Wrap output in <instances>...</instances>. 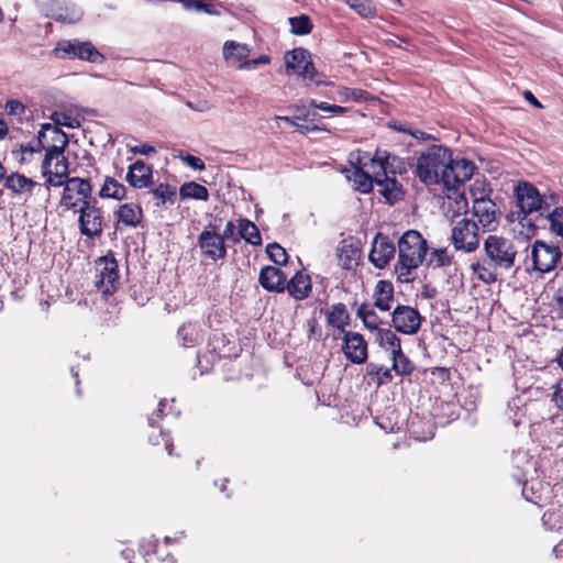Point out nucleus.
I'll use <instances>...</instances> for the list:
<instances>
[{
	"label": "nucleus",
	"mask_w": 563,
	"mask_h": 563,
	"mask_svg": "<svg viewBox=\"0 0 563 563\" xmlns=\"http://www.w3.org/2000/svg\"><path fill=\"white\" fill-rule=\"evenodd\" d=\"M398 260L395 263L397 282L401 284L413 283L417 277V269L424 262L428 254V243L417 230H407L399 238Z\"/></svg>",
	"instance_id": "obj_2"
},
{
	"label": "nucleus",
	"mask_w": 563,
	"mask_h": 563,
	"mask_svg": "<svg viewBox=\"0 0 563 563\" xmlns=\"http://www.w3.org/2000/svg\"><path fill=\"white\" fill-rule=\"evenodd\" d=\"M523 97L525 99L530 102L533 107L538 108V109H541L543 108V106L541 104V102L534 97V95L530 91V90H526L523 92Z\"/></svg>",
	"instance_id": "obj_62"
},
{
	"label": "nucleus",
	"mask_w": 563,
	"mask_h": 563,
	"mask_svg": "<svg viewBox=\"0 0 563 563\" xmlns=\"http://www.w3.org/2000/svg\"><path fill=\"white\" fill-rule=\"evenodd\" d=\"M399 159L386 150L377 148L374 154L369 152L356 151L350 154L349 162L351 164L363 165L375 183L388 175H397L395 163Z\"/></svg>",
	"instance_id": "obj_4"
},
{
	"label": "nucleus",
	"mask_w": 563,
	"mask_h": 563,
	"mask_svg": "<svg viewBox=\"0 0 563 563\" xmlns=\"http://www.w3.org/2000/svg\"><path fill=\"white\" fill-rule=\"evenodd\" d=\"M181 161L195 170H203L206 168L203 161L195 155L187 154L181 156Z\"/></svg>",
	"instance_id": "obj_56"
},
{
	"label": "nucleus",
	"mask_w": 563,
	"mask_h": 563,
	"mask_svg": "<svg viewBox=\"0 0 563 563\" xmlns=\"http://www.w3.org/2000/svg\"><path fill=\"white\" fill-rule=\"evenodd\" d=\"M402 43L408 44L409 41L404 37L395 36L394 38H387L385 41L386 46L388 47H402Z\"/></svg>",
	"instance_id": "obj_61"
},
{
	"label": "nucleus",
	"mask_w": 563,
	"mask_h": 563,
	"mask_svg": "<svg viewBox=\"0 0 563 563\" xmlns=\"http://www.w3.org/2000/svg\"><path fill=\"white\" fill-rule=\"evenodd\" d=\"M376 336L379 345L391 349V353L401 349L400 339L390 329H378Z\"/></svg>",
	"instance_id": "obj_43"
},
{
	"label": "nucleus",
	"mask_w": 563,
	"mask_h": 563,
	"mask_svg": "<svg viewBox=\"0 0 563 563\" xmlns=\"http://www.w3.org/2000/svg\"><path fill=\"white\" fill-rule=\"evenodd\" d=\"M155 201V207L161 208L166 203L174 205L177 199L176 187L169 184L161 183L151 190Z\"/></svg>",
	"instance_id": "obj_34"
},
{
	"label": "nucleus",
	"mask_w": 563,
	"mask_h": 563,
	"mask_svg": "<svg viewBox=\"0 0 563 563\" xmlns=\"http://www.w3.org/2000/svg\"><path fill=\"white\" fill-rule=\"evenodd\" d=\"M42 150L43 147L38 143L37 146L32 143H27L16 145L11 153L20 164H23L25 162H30V158L26 155L32 156L34 153H40Z\"/></svg>",
	"instance_id": "obj_45"
},
{
	"label": "nucleus",
	"mask_w": 563,
	"mask_h": 563,
	"mask_svg": "<svg viewBox=\"0 0 563 563\" xmlns=\"http://www.w3.org/2000/svg\"><path fill=\"white\" fill-rule=\"evenodd\" d=\"M129 151L133 154L150 155L156 152L155 147L151 144L143 143L140 145L131 146Z\"/></svg>",
	"instance_id": "obj_59"
},
{
	"label": "nucleus",
	"mask_w": 563,
	"mask_h": 563,
	"mask_svg": "<svg viewBox=\"0 0 563 563\" xmlns=\"http://www.w3.org/2000/svg\"><path fill=\"white\" fill-rule=\"evenodd\" d=\"M62 187L63 192L59 203L64 210H71L77 213L78 209H82L91 202H97V199L92 196L93 187L89 177H71Z\"/></svg>",
	"instance_id": "obj_6"
},
{
	"label": "nucleus",
	"mask_w": 563,
	"mask_h": 563,
	"mask_svg": "<svg viewBox=\"0 0 563 563\" xmlns=\"http://www.w3.org/2000/svg\"><path fill=\"white\" fill-rule=\"evenodd\" d=\"M472 214L477 219L476 223L484 232L496 230L499 223V211L496 203L483 192L479 196L473 192Z\"/></svg>",
	"instance_id": "obj_10"
},
{
	"label": "nucleus",
	"mask_w": 563,
	"mask_h": 563,
	"mask_svg": "<svg viewBox=\"0 0 563 563\" xmlns=\"http://www.w3.org/2000/svg\"><path fill=\"white\" fill-rule=\"evenodd\" d=\"M63 51L67 54H74L80 59L88 60L91 63H96L99 58L102 57V55L90 42H67Z\"/></svg>",
	"instance_id": "obj_30"
},
{
	"label": "nucleus",
	"mask_w": 563,
	"mask_h": 563,
	"mask_svg": "<svg viewBox=\"0 0 563 563\" xmlns=\"http://www.w3.org/2000/svg\"><path fill=\"white\" fill-rule=\"evenodd\" d=\"M220 236H223L224 243L225 240L232 241L234 243H238L240 241V238H238V232H235V224L233 223V221L227 222L223 233L220 234Z\"/></svg>",
	"instance_id": "obj_58"
},
{
	"label": "nucleus",
	"mask_w": 563,
	"mask_h": 563,
	"mask_svg": "<svg viewBox=\"0 0 563 563\" xmlns=\"http://www.w3.org/2000/svg\"><path fill=\"white\" fill-rule=\"evenodd\" d=\"M52 119L56 126L63 125L69 129H76L80 125V122L76 118H73L66 113L55 112L53 113Z\"/></svg>",
	"instance_id": "obj_52"
},
{
	"label": "nucleus",
	"mask_w": 563,
	"mask_h": 563,
	"mask_svg": "<svg viewBox=\"0 0 563 563\" xmlns=\"http://www.w3.org/2000/svg\"><path fill=\"white\" fill-rule=\"evenodd\" d=\"M38 144L53 153L62 156L68 145L67 134L56 125L46 123L37 134Z\"/></svg>",
	"instance_id": "obj_18"
},
{
	"label": "nucleus",
	"mask_w": 563,
	"mask_h": 563,
	"mask_svg": "<svg viewBox=\"0 0 563 563\" xmlns=\"http://www.w3.org/2000/svg\"><path fill=\"white\" fill-rule=\"evenodd\" d=\"M550 230L563 239V207L554 208L549 214Z\"/></svg>",
	"instance_id": "obj_47"
},
{
	"label": "nucleus",
	"mask_w": 563,
	"mask_h": 563,
	"mask_svg": "<svg viewBox=\"0 0 563 563\" xmlns=\"http://www.w3.org/2000/svg\"><path fill=\"white\" fill-rule=\"evenodd\" d=\"M550 401L559 412L563 413V377L558 378L551 386Z\"/></svg>",
	"instance_id": "obj_48"
},
{
	"label": "nucleus",
	"mask_w": 563,
	"mask_h": 563,
	"mask_svg": "<svg viewBox=\"0 0 563 563\" xmlns=\"http://www.w3.org/2000/svg\"><path fill=\"white\" fill-rule=\"evenodd\" d=\"M422 321L423 317L420 312L410 306L398 305L391 314V324L395 330L407 335L416 334Z\"/></svg>",
	"instance_id": "obj_13"
},
{
	"label": "nucleus",
	"mask_w": 563,
	"mask_h": 563,
	"mask_svg": "<svg viewBox=\"0 0 563 563\" xmlns=\"http://www.w3.org/2000/svg\"><path fill=\"white\" fill-rule=\"evenodd\" d=\"M179 3L183 4L185 9H196L197 11H202L209 15H219V11L214 8L212 3H206L200 0H178Z\"/></svg>",
	"instance_id": "obj_50"
},
{
	"label": "nucleus",
	"mask_w": 563,
	"mask_h": 563,
	"mask_svg": "<svg viewBox=\"0 0 563 563\" xmlns=\"http://www.w3.org/2000/svg\"><path fill=\"white\" fill-rule=\"evenodd\" d=\"M165 406V401L161 400L158 404V408L153 412L152 417L150 418V423L152 427H154L156 419L162 418L163 407Z\"/></svg>",
	"instance_id": "obj_63"
},
{
	"label": "nucleus",
	"mask_w": 563,
	"mask_h": 563,
	"mask_svg": "<svg viewBox=\"0 0 563 563\" xmlns=\"http://www.w3.org/2000/svg\"><path fill=\"white\" fill-rule=\"evenodd\" d=\"M290 31L296 35H307L311 33L313 24L307 14L289 18Z\"/></svg>",
	"instance_id": "obj_44"
},
{
	"label": "nucleus",
	"mask_w": 563,
	"mask_h": 563,
	"mask_svg": "<svg viewBox=\"0 0 563 563\" xmlns=\"http://www.w3.org/2000/svg\"><path fill=\"white\" fill-rule=\"evenodd\" d=\"M286 285L285 290L298 301L307 299L312 290L310 276L301 271H297L289 280H286Z\"/></svg>",
	"instance_id": "obj_24"
},
{
	"label": "nucleus",
	"mask_w": 563,
	"mask_h": 563,
	"mask_svg": "<svg viewBox=\"0 0 563 563\" xmlns=\"http://www.w3.org/2000/svg\"><path fill=\"white\" fill-rule=\"evenodd\" d=\"M251 54V47L232 40L225 41L223 44V57L227 60L241 62L247 60Z\"/></svg>",
	"instance_id": "obj_33"
},
{
	"label": "nucleus",
	"mask_w": 563,
	"mask_h": 563,
	"mask_svg": "<svg viewBox=\"0 0 563 563\" xmlns=\"http://www.w3.org/2000/svg\"><path fill=\"white\" fill-rule=\"evenodd\" d=\"M285 65L288 74L292 73L303 78L314 80V65L306 48L298 47L287 52L285 55Z\"/></svg>",
	"instance_id": "obj_14"
},
{
	"label": "nucleus",
	"mask_w": 563,
	"mask_h": 563,
	"mask_svg": "<svg viewBox=\"0 0 563 563\" xmlns=\"http://www.w3.org/2000/svg\"><path fill=\"white\" fill-rule=\"evenodd\" d=\"M396 246L388 235L378 232L368 255L369 262L377 268H385L394 258Z\"/></svg>",
	"instance_id": "obj_16"
},
{
	"label": "nucleus",
	"mask_w": 563,
	"mask_h": 563,
	"mask_svg": "<svg viewBox=\"0 0 563 563\" xmlns=\"http://www.w3.org/2000/svg\"><path fill=\"white\" fill-rule=\"evenodd\" d=\"M4 110L10 115H22L25 112V107L16 99H10L5 102Z\"/></svg>",
	"instance_id": "obj_55"
},
{
	"label": "nucleus",
	"mask_w": 563,
	"mask_h": 563,
	"mask_svg": "<svg viewBox=\"0 0 563 563\" xmlns=\"http://www.w3.org/2000/svg\"><path fill=\"white\" fill-rule=\"evenodd\" d=\"M451 243L456 251L473 253L479 247V227L471 218L452 220Z\"/></svg>",
	"instance_id": "obj_7"
},
{
	"label": "nucleus",
	"mask_w": 563,
	"mask_h": 563,
	"mask_svg": "<svg viewBox=\"0 0 563 563\" xmlns=\"http://www.w3.org/2000/svg\"><path fill=\"white\" fill-rule=\"evenodd\" d=\"M197 245L201 255L208 260L217 262L227 257V245L223 242V236L217 232V225L209 223L198 235Z\"/></svg>",
	"instance_id": "obj_9"
},
{
	"label": "nucleus",
	"mask_w": 563,
	"mask_h": 563,
	"mask_svg": "<svg viewBox=\"0 0 563 563\" xmlns=\"http://www.w3.org/2000/svg\"><path fill=\"white\" fill-rule=\"evenodd\" d=\"M483 251L486 258L473 263L471 269L484 284H494L498 279V269L509 271L515 266L518 247L510 238L489 234L484 240Z\"/></svg>",
	"instance_id": "obj_1"
},
{
	"label": "nucleus",
	"mask_w": 563,
	"mask_h": 563,
	"mask_svg": "<svg viewBox=\"0 0 563 563\" xmlns=\"http://www.w3.org/2000/svg\"><path fill=\"white\" fill-rule=\"evenodd\" d=\"M375 184L380 187L379 194L388 203L394 205L402 199V185L397 180L396 175H388Z\"/></svg>",
	"instance_id": "obj_26"
},
{
	"label": "nucleus",
	"mask_w": 563,
	"mask_h": 563,
	"mask_svg": "<svg viewBox=\"0 0 563 563\" xmlns=\"http://www.w3.org/2000/svg\"><path fill=\"white\" fill-rule=\"evenodd\" d=\"M340 98L342 101L353 100L355 102L368 101L372 98L371 93L360 88L344 87L340 90Z\"/></svg>",
	"instance_id": "obj_46"
},
{
	"label": "nucleus",
	"mask_w": 563,
	"mask_h": 563,
	"mask_svg": "<svg viewBox=\"0 0 563 563\" xmlns=\"http://www.w3.org/2000/svg\"><path fill=\"white\" fill-rule=\"evenodd\" d=\"M394 299V285L391 282L386 279L378 280L373 290V307L380 311H389Z\"/></svg>",
	"instance_id": "obj_25"
},
{
	"label": "nucleus",
	"mask_w": 563,
	"mask_h": 563,
	"mask_svg": "<svg viewBox=\"0 0 563 563\" xmlns=\"http://www.w3.org/2000/svg\"><path fill=\"white\" fill-rule=\"evenodd\" d=\"M126 183L135 189L147 188L153 184V169L151 165L139 159L128 167Z\"/></svg>",
	"instance_id": "obj_21"
},
{
	"label": "nucleus",
	"mask_w": 563,
	"mask_h": 563,
	"mask_svg": "<svg viewBox=\"0 0 563 563\" xmlns=\"http://www.w3.org/2000/svg\"><path fill=\"white\" fill-rule=\"evenodd\" d=\"M38 184L32 178L26 177L24 174L19 172H12L7 175L3 180V186L15 196H32L34 188Z\"/></svg>",
	"instance_id": "obj_23"
},
{
	"label": "nucleus",
	"mask_w": 563,
	"mask_h": 563,
	"mask_svg": "<svg viewBox=\"0 0 563 563\" xmlns=\"http://www.w3.org/2000/svg\"><path fill=\"white\" fill-rule=\"evenodd\" d=\"M71 177H69V166L68 161L62 154L58 158L55 159L54 166L51 169V174H48L45 186L49 187H62L66 184Z\"/></svg>",
	"instance_id": "obj_27"
},
{
	"label": "nucleus",
	"mask_w": 563,
	"mask_h": 563,
	"mask_svg": "<svg viewBox=\"0 0 563 563\" xmlns=\"http://www.w3.org/2000/svg\"><path fill=\"white\" fill-rule=\"evenodd\" d=\"M121 555L128 563H175L174 558H159L156 553H146L144 556L136 558L131 549L123 550Z\"/></svg>",
	"instance_id": "obj_37"
},
{
	"label": "nucleus",
	"mask_w": 563,
	"mask_h": 563,
	"mask_svg": "<svg viewBox=\"0 0 563 563\" xmlns=\"http://www.w3.org/2000/svg\"><path fill=\"white\" fill-rule=\"evenodd\" d=\"M113 217L115 219V229H136L142 227L144 222V211L141 205L136 202H125L119 205L113 211Z\"/></svg>",
	"instance_id": "obj_17"
},
{
	"label": "nucleus",
	"mask_w": 563,
	"mask_h": 563,
	"mask_svg": "<svg viewBox=\"0 0 563 563\" xmlns=\"http://www.w3.org/2000/svg\"><path fill=\"white\" fill-rule=\"evenodd\" d=\"M179 196L183 200L195 199L207 201L209 199V191L203 185L196 181H187L180 186Z\"/></svg>",
	"instance_id": "obj_36"
},
{
	"label": "nucleus",
	"mask_w": 563,
	"mask_h": 563,
	"mask_svg": "<svg viewBox=\"0 0 563 563\" xmlns=\"http://www.w3.org/2000/svg\"><path fill=\"white\" fill-rule=\"evenodd\" d=\"M271 63V57L268 55H261L257 58L245 60L243 64H241L240 68L243 69H252L255 68L258 65H268Z\"/></svg>",
	"instance_id": "obj_57"
},
{
	"label": "nucleus",
	"mask_w": 563,
	"mask_h": 563,
	"mask_svg": "<svg viewBox=\"0 0 563 563\" xmlns=\"http://www.w3.org/2000/svg\"><path fill=\"white\" fill-rule=\"evenodd\" d=\"M353 170L351 175H347V179L353 183V188L361 194H369L373 190L375 180L373 177L363 168V165L351 164Z\"/></svg>",
	"instance_id": "obj_28"
},
{
	"label": "nucleus",
	"mask_w": 563,
	"mask_h": 563,
	"mask_svg": "<svg viewBox=\"0 0 563 563\" xmlns=\"http://www.w3.org/2000/svg\"><path fill=\"white\" fill-rule=\"evenodd\" d=\"M296 129L301 134H308L309 132L313 131H324L325 129L319 128L318 125H309V124H296Z\"/></svg>",
	"instance_id": "obj_60"
},
{
	"label": "nucleus",
	"mask_w": 563,
	"mask_h": 563,
	"mask_svg": "<svg viewBox=\"0 0 563 563\" xmlns=\"http://www.w3.org/2000/svg\"><path fill=\"white\" fill-rule=\"evenodd\" d=\"M356 314L363 321L364 325L367 329L378 331V325L382 323V321L377 313L375 312L374 307H371L368 303L363 302L358 306Z\"/></svg>",
	"instance_id": "obj_38"
},
{
	"label": "nucleus",
	"mask_w": 563,
	"mask_h": 563,
	"mask_svg": "<svg viewBox=\"0 0 563 563\" xmlns=\"http://www.w3.org/2000/svg\"><path fill=\"white\" fill-rule=\"evenodd\" d=\"M96 268L98 271V279L96 287L104 296L113 295L119 286V264L114 257L113 252L99 257L96 261Z\"/></svg>",
	"instance_id": "obj_8"
},
{
	"label": "nucleus",
	"mask_w": 563,
	"mask_h": 563,
	"mask_svg": "<svg viewBox=\"0 0 563 563\" xmlns=\"http://www.w3.org/2000/svg\"><path fill=\"white\" fill-rule=\"evenodd\" d=\"M180 344L185 347H191L199 343L201 340L199 327L195 322L183 324L177 332Z\"/></svg>",
	"instance_id": "obj_35"
},
{
	"label": "nucleus",
	"mask_w": 563,
	"mask_h": 563,
	"mask_svg": "<svg viewBox=\"0 0 563 563\" xmlns=\"http://www.w3.org/2000/svg\"><path fill=\"white\" fill-rule=\"evenodd\" d=\"M44 150H45V155L42 161L41 172H42V176L45 177V179H46L48 174H51L53 161L58 158L59 155L53 153L52 151H49L47 148H44Z\"/></svg>",
	"instance_id": "obj_54"
},
{
	"label": "nucleus",
	"mask_w": 563,
	"mask_h": 563,
	"mask_svg": "<svg viewBox=\"0 0 563 563\" xmlns=\"http://www.w3.org/2000/svg\"><path fill=\"white\" fill-rule=\"evenodd\" d=\"M78 225L81 235L89 239L100 236L103 231V211L97 202H91L82 209H78Z\"/></svg>",
	"instance_id": "obj_12"
},
{
	"label": "nucleus",
	"mask_w": 563,
	"mask_h": 563,
	"mask_svg": "<svg viewBox=\"0 0 563 563\" xmlns=\"http://www.w3.org/2000/svg\"><path fill=\"white\" fill-rule=\"evenodd\" d=\"M238 238L243 239L246 243L254 246L262 244V236L256 224L249 219L241 218L238 220Z\"/></svg>",
	"instance_id": "obj_32"
},
{
	"label": "nucleus",
	"mask_w": 563,
	"mask_h": 563,
	"mask_svg": "<svg viewBox=\"0 0 563 563\" xmlns=\"http://www.w3.org/2000/svg\"><path fill=\"white\" fill-rule=\"evenodd\" d=\"M475 170V165L467 158H452L449 156L446 168L443 169L442 185L448 189H456L460 185L470 180Z\"/></svg>",
	"instance_id": "obj_11"
},
{
	"label": "nucleus",
	"mask_w": 563,
	"mask_h": 563,
	"mask_svg": "<svg viewBox=\"0 0 563 563\" xmlns=\"http://www.w3.org/2000/svg\"><path fill=\"white\" fill-rule=\"evenodd\" d=\"M342 350L345 357L354 364H363L367 360V342L358 332H345Z\"/></svg>",
	"instance_id": "obj_19"
},
{
	"label": "nucleus",
	"mask_w": 563,
	"mask_h": 563,
	"mask_svg": "<svg viewBox=\"0 0 563 563\" xmlns=\"http://www.w3.org/2000/svg\"><path fill=\"white\" fill-rule=\"evenodd\" d=\"M553 363L563 372V345L556 350Z\"/></svg>",
	"instance_id": "obj_64"
},
{
	"label": "nucleus",
	"mask_w": 563,
	"mask_h": 563,
	"mask_svg": "<svg viewBox=\"0 0 563 563\" xmlns=\"http://www.w3.org/2000/svg\"><path fill=\"white\" fill-rule=\"evenodd\" d=\"M336 256L342 269L353 271L360 264L362 249L352 236L343 239L336 247Z\"/></svg>",
	"instance_id": "obj_20"
},
{
	"label": "nucleus",
	"mask_w": 563,
	"mask_h": 563,
	"mask_svg": "<svg viewBox=\"0 0 563 563\" xmlns=\"http://www.w3.org/2000/svg\"><path fill=\"white\" fill-rule=\"evenodd\" d=\"M453 263V256L448 253L446 249H433L427 258V266L433 268L446 267Z\"/></svg>",
	"instance_id": "obj_42"
},
{
	"label": "nucleus",
	"mask_w": 563,
	"mask_h": 563,
	"mask_svg": "<svg viewBox=\"0 0 563 563\" xmlns=\"http://www.w3.org/2000/svg\"><path fill=\"white\" fill-rule=\"evenodd\" d=\"M550 312L553 313L556 319H563V287L558 288L554 292L550 303Z\"/></svg>",
	"instance_id": "obj_51"
},
{
	"label": "nucleus",
	"mask_w": 563,
	"mask_h": 563,
	"mask_svg": "<svg viewBox=\"0 0 563 563\" xmlns=\"http://www.w3.org/2000/svg\"><path fill=\"white\" fill-rule=\"evenodd\" d=\"M451 156V151L443 145H432L427 152L422 153L413 170L415 175L426 186L442 184L443 169L446 168V162Z\"/></svg>",
	"instance_id": "obj_3"
},
{
	"label": "nucleus",
	"mask_w": 563,
	"mask_h": 563,
	"mask_svg": "<svg viewBox=\"0 0 563 563\" xmlns=\"http://www.w3.org/2000/svg\"><path fill=\"white\" fill-rule=\"evenodd\" d=\"M364 19H372L377 15V9L373 0H342Z\"/></svg>",
	"instance_id": "obj_39"
},
{
	"label": "nucleus",
	"mask_w": 563,
	"mask_h": 563,
	"mask_svg": "<svg viewBox=\"0 0 563 563\" xmlns=\"http://www.w3.org/2000/svg\"><path fill=\"white\" fill-rule=\"evenodd\" d=\"M563 252L558 245L536 240L530 246L526 257V271L544 275L554 271L562 260Z\"/></svg>",
	"instance_id": "obj_5"
},
{
	"label": "nucleus",
	"mask_w": 563,
	"mask_h": 563,
	"mask_svg": "<svg viewBox=\"0 0 563 563\" xmlns=\"http://www.w3.org/2000/svg\"><path fill=\"white\" fill-rule=\"evenodd\" d=\"M287 277L285 273L276 266H264L258 276L260 285L269 292L285 291Z\"/></svg>",
	"instance_id": "obj_22"
},
{
	"label": "nucleus",
	"mask_w": 563,
	"mask_h": 563,
	"mask_svg": "<svg viewBox=\"0 0 563 563\" xmlns=\"http://www.w3.org/2000/svg\"><path fill=\"white\" fill-rule=\"evenodd\" d=\"M366 373L367 376L375 380L377 387L388 384L393 380L391 369L384 367L383 365L369 363L366 367Z\"/></svg>",
	"instance_id": "obj_41"
},
{
	"label": "nucleus",
	"mask_w": 563,
	"mask_h": 563,
	"mask_svg": "<svg viewBox=\"0 0 563 563\" xmlns=\"http://www.w3.org/2000/svg\"><path fill=\"white\" fill-rule=\"evenodd\" d=\"M516 198L518 207L526 216L549 208V205L543 201L538 189L527 181L518 184L516 187Z\"/></svg>",
	"instance_id": "obj_15"
},
{
	"label": "nucleus",
	"mask_w": 563,
	"mask_h": 563,
	"mask_svg": "<svg viewBox=\"0 0 563 563\" xmlns=\"http://www.w3.org/2000/svg\"><path fill=\"white\" fill-rule=\"evenodd\" d=\"M309 106L311 108H316V109H319V110H322V111H325V112H331V113H334V114H341V113H345L347 111L346 107H341V106H336V104H330V103L324 102V101L318 102L317 100H311L309 102Z\"/></svg>",
	"instance_id": "obj_53"
},
{
	"label": "nucleus",
	"mask_w": 563,
	"mask_h": 563,
	"mask_svg": "<svg viewBox=\"0 0 563 563\" xmlns=\"http://www.w3.org/2000/svg\"><path fill=\"white\" fill-rule=\"evenodd\" d=\"M266 253L276 265H285L288 261L286 250L277 243H269L266 246Z\"/></svg>",
	"instance_id": "obj_49"
},
{
	"label": "nucleus",
	"mask_w": 563,
	"mask_h": 563,
	"mask_svg": "<svg viewBox=\"0 0 563 563\" xmlns=\"http://www.w3.org/2000/svg\"><path fill=\"white\" fill-rule=\"evenodd\" d=\"M391 354L394 361L391 369H394L398 375H410L415 371V364L402 352V349H400L399 351H395Z\"/></svg>",
	"instance_id": "obj_40"
},
{
	"label": "nucleus",
	"mask_w": 563,
	"mask_h": 563,
	"mask_svg": "<svg viewBox=\"0 0 563 563\" xmlns=\"http://www.w3.org/2000/svg\"><path fill=\"white\" fill-rule=\"evenodd\" d=\"M126 194V187L112 176L104 177L103 184L98 191V196L101 199H113L118 201L124 200Z\"/></svg>",
	"instance_id": "obj_29"
},
{
	"label": "nucleus",
	"mask_w": 563,
	"mask_h": 563,
	"mask_svg": "<svg viewBox=\"0 0 563 563\" xmlns=\"http://www.w3.org/2000/svg\"><path fill=\"white\" fill-rule=\"evenodd\" d=\"M350 314L346 306L342 302L334 303L327 312V322L329 325L340 330L345 334V328L350 324Z\"/></svg>",
	"instance_id": "obj_31"
}]
</instances>
